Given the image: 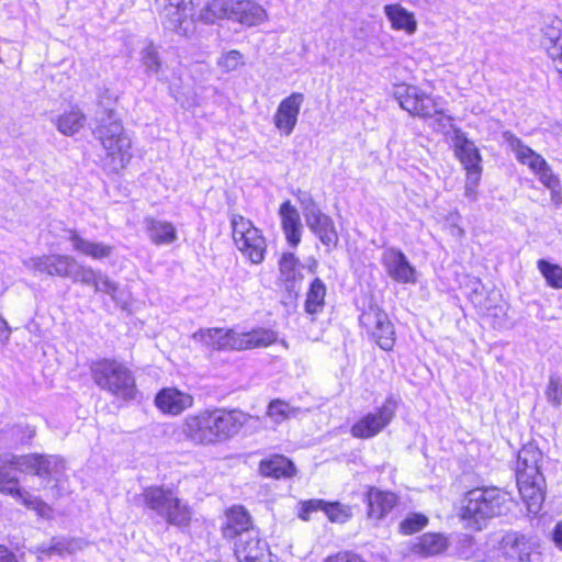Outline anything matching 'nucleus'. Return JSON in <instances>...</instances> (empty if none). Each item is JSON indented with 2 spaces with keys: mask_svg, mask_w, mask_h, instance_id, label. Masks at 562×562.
Returning a JSON list of instances; mask_svg holds the SVG:
<instances>
[{
  "mask_svg": "<svg viewBox=\"0 0 562 562\" xmlns=\"http://www.w3.org/2000/svg\"><path fill=\"white\" fill-rule=\"evenodd\" d=\"M454 150L467 170L468 178L471 179L473 183L480 181L482 173L481 155L475 144L464 135L459 134L454 138Z\"/></svg>",
  "mask_w": 562,
  "mask_h": 562,
  "instance_id": "obj_20",
  "label": "nucleus"
},
{
  "mask_svg": "<svg viewBox=\"0 0 562 562\" xmlns=\"http://www.w3.org/2000/svg\"><path fill=\"white\" fill-rule=\"evenodd\" d=\"M360 324L367 328L372 339L383 350H392L395 344L394 326L386 313L372 305L360 316Z\"/></svg>",
  "mask_w": 562,
  "mask_h": 562,
  "instance_id": "obj_11",
  "label": "nucleus"
},
{
  "mask_svg": "<svg viewBox=\"0 0 562 562\" xmlns=\"http://www.w3.org/2000/svg\"><path fill=\"white\" fill-rule=\"evenodd\" d=\"M512 496L497 487L469 491L462 501L460 517L468 528L481 530L486 520L510 510Z\"/></svg>",
  "mask_w": 562,
  "mask_h": 562,
  "instance_id": "obj_2",
  "label": "nucleus"
},
{
  "mask_svg": "<svg viewBox=\"0 0 562 562\" xmlns=\"http://www.w3.org/2000/svg\"><path fill=\"white\" fill-rule=\"evenodd\" d=\"M519 493L530 513L537 514L542 506L546 494V479L543 475L530 476L526 473L517 476Z\"/></svg>",
  "mask_w": 562,
  "mask_h": 562,
  "instance_id": "obj_18",
  "label": "nucleus"
},
{
  "mask_svg": "<svg viewBox=\"0 0 562 562\" xmlns=\"http://www.w3.org/2000/svg\"><path fill=\"white\" fill-rule=\"evenodd\" d=\"M279 213L286 240L291 246L296 247L301 241L302 232V224L297 210L290 203V201H285L281 204Z\"/></svg>",
  "mask_w": 562,
  "mask_h": 562,
  "instance_id": "obj_26",
  "label": "nucleus"
},
{
  "mask_svg": "<svg viewBox=\"0 0 562 562\" xmlns=\"http://www.w3.org/2000/svg\"><path fill=\"white\" fill-rule=\"evenodd\" d=\"M93 382L113 396L130 401L136 395V382L130 368L114 359H102L91 364Z\"/></svg>",
  "mask_w": 562,
  "mask_h": 562,
  "instance_id": "obj_4",
  "label": "nucleus"
},
{
  "mask_svg": "<svg viewBox=\"0 0 562 562\" xmlns=\"http://www.w3.org/2000/svg\"><path fill=\"white\" fill-rule=\"evenodd\" d=\"M0 562H18L15 555L5 547L0 546Z\"/></svg>",
  "mask_w": 562,
  "mask_h": 562,
  "instance_id": "obj_59",
  "label": "nucleus"
},
{
  "mask_svg": "<svg viewBox=\"0 0 562 562\" xmlns=\"http://www.w3.org/2000/svg\"><path fill=\"white\" fill-rule=\"evenodd\" d=\"M428 524V518L423 514H412L400 524L403 535H413L420 531Z\"/></svg>",
  "mask_w": 562,
  "mask_h": 562,
  "instance_id": "obj_45",
  "label": "nucleus"
},
{
  "mask_svg": "<svg viewBox=\"0 0 562 562\" xmlns=\"http://www.w3.org/2000/svg\"><path fill=\"white\" fill-rule=\"evenodd\" d=\"M235 554L239 562H251L270 554L268 544L260 539L258 531L243 533L235 544Z\"/></svg>",
  "mask_w": 562,
  "mask_h": 562,
  "instance_id": "obj_21",
  "label": "nucleus"
},
{
  "mask_svg": "<svg viewBox=\"0 0 562 562\" xmlns=\"http://www.w3.org/2000/svg\"><path fill=\"white\" fill-rule=\"evenodd\" d=\"M8 459H9V454H1L0 456V476L2 475V473L4 472V470L7 468H10Z\"/></svg>",
  "mask_w": 562,
  "mask_h": 562,
  "instance_id": "obj_62",
  "label": "nucleus"
},
{
  "mask_svg": "<svg viewBox=\"0 0 562 562\" xmlns=\"http://www.w3.org/2000/svg\"><path fill=\"white\" fill-rule=\"evenodd\" d=\"M448 548V540L441 533H424L412 547V551L422 557H431L443 552Z\"/></svg>",
  "mask_w": 562,
  "mask_h": 562,
  "instance_id": "obj_32",
  "label": "nucleus"
},
{
  "mask_svg": "<svg viewBox=\"0 0 562 562\" xmlns=\"http://www.w3.org/2000/svg\"><path fill=\"white\" fill-rule=\"evenodd\" d=\"M233 239L238 250L255 265L261 263L267 250L266 239L251 221L233 215L231 218Z\"/></svg>",
  "mask_w": 562,
  "mask_h": 562,
  "instance_id": "obj_7",
  "label": "nucleus"
},
{
  "mask_svg": "<svg viewBox=\"0 0 562 562\" xmlns=\"http://www.w3.org/2000/svg\"><path fill=\"white\" fill-rule=\"evenodd\" d=\"M497 552L492 554V559L501 560L502 558L513 561H527L531 554V546L526 537L517 532H507L499 536L494 535L488 543Z\"/></svg>",
  "mask_w": 562,
  "mask_h": 562,
  "instance_id": "obj_12",
  "label": "nucleus"
},
{
  "mask_svg": "<svg viewBox=\"0 0 562 562\" xmlns=\"http://www.w3.org/2000/svg\"><path fill=\"white\" fill-rule=\"evenodd\" d=\"M241 0H212L196 15V22L214 23L218 19H228L239 23Z\"/></svg>",
  "mask_w": 562,
  "mask_h": 562,
  "instance_id": "obj_16",
  "label": "nucleus"
},
{
  "mask_svg": "<svg viewBox=\"0 0 562 562\" xmlns=\"http://www.w3.org/2000/svg\"><path fill=\"white\" fill-rule=\"evenodd\" d=\"M382 263L390 278L400 283H415L416 270L405 254L396 248H389L382 255Z\"/></svg>",
  "mask_w": 562,
  "mask_h": 562,
  "instance_id": "obj_15",
  "label": "nucleus"
},
{
  "mask_svg": "<svg viewBox=\"0 0 562 562\" xmlns=\"http://www.w3.org/2000/svg\"><path fill=\"white\" fill-rule=\"evenodd\" d=\"M546 397L554 407H560L562 405V383L558 376L551 375L549 378V383L546 389Z\"/></svg>",
  "mask_w": 562,
  "mask_h": 562,
  "instance_id": "obj_48",
  "label": "nucleus"
},
{
  "mask_svg": "<svg viewBox=\"0 0 562 562\" xmlns=\"http://www.w3.org/2000/svg\"><path fill=\"white\" fill-rule=\"evenodd\" d=\"M541 46L552 60L555 70L562 75V20L551 19L542 27Z\"/></svg>",
  "mask_w": 562,
  "mask_h": 562,
  "instance_id": "obj_19",
  "label": "nucleus"
},
{
  "mask_svg": "<svg viewBox=\"0 0 562 562\" xmlns=\"http://www.w3.org/2000/svg\"><path fill=\"white\" fill-rule=\"evenodd\" d=\"M503 137L510 149L514 151L516 159L522 164L528 166V168L536 173L541 168L542 164H546L547 160L529 146L522 143L520 138L515 136L510 132H505Z\"/></svg>",
  "mask_w": 562,
  "mask_h": 562,
  "instance_id": "obj_23",
  "label": "nucleus"
},
{
  "mask_svg": "<svg viewBox=\"0 0 562 562\" xmlns=\"http://www.w3.org/2000/svg\"><path fill=\"white\" fill-rule=\"evenodd\" d=\"M398 400L390 395L376 412L368 413L351 427L356 438L369 439L380 434L394 418Z\"/></svg>",
  "mask_w": 562,
  "mask_h": 562,
  "instance_id": "obj_10",
  "label": "nucleus"
},
{
  "mask_svg": "<svg viewBox=\"0 0 562 562\" xmlns=\"http://www.w3.org/2000/svg\"><path fill=\"white\" fill-rule=\"evenodd\" d=\"M394 98L403 110L414 116L429 119L442 113L437 99L414 85L397 86Z\"/></svg>",
  "mask_w": 562,
  "mask_h": 562,
  "instance_id": "obj_8",
  "label": "nucleus"
},
{
  "mask_svg": "<svg viewBox=\"0 0 562 562\" xmlns=\"http://www.w3.org/2000/svg\"><path fill=\"white\" fill-rule=\"evenodd\" d=\"M12 329L7 321L0 316V341L4 345L10 340Z\"/></svg>",
  "mask_w": 562,
  "mask_h": 562,
  "instance_id": "obj_56",
  "label": "nucleus"
},
{
  "mask_svg": "<svg viewBox=\"0 0 562 562\" xmlns=\"http://www.w3.org/2000/svg\"><path fill=\"white\" fill-rule=\"evenodd\" d=\"M95 292H103L112 296L115 300V293L119 285L111 281L105 274L99 272L95 283L93 284Z\"/></svg>",
  "mask_w": 562,
  "mask_h": 562,
  "instance_id": "obj_50",
  "label": "nucleus"
},
{
  "mask_svg": "<svg viewBox=\"0 0 562 562\" xmlns=\"http://www.w3.org/2000/svg\"><path fill=\"white\" fill-rule=\"evenodd\" d=\"M164 29L189 37L195 31L193 0H155Z\"/></svg>",
  "mask_w": 562,
  "mask_h": 562,
  "instance_id": "obj_6",
  "label": "nucleus"
},
{
  "mask_svg": "<svg viewBox=\"0 0 562 562\" xmlns=\"http://www.w3.org/2000/svg\"><path fill=\"white\" fill-rule=\"evenodd\" d=\"M450 234L454 237L462 238L464 235V229L457 224H451Z\"/></svg>",
  "mask_w": 562,
  "mask_h": 562,
  "instance_id": "obj_61",
  "label": "nucleus"
},
{
  "mask_svg": "<svg viewBox=\"0 0 562 562\" xmlns=\"http://www.w3.org/2000/svg\"><path fill=\"white\" fill-rule=\"evenodd\" d=\"M140 59L147 72L158 74L161 67L158 48L150 42L140 52Z\"/></svg>",
  "mask_w": 562,
  "mask_h": 562,
  "instance_id": "obj_43",
  "label": "nucleus"
},
{
  "mask_svg": "<svg viewBox=\"0 0 562 562\" xmlns=\"http://www.w3.org/2000/svg\"><path fill=\"white\" fill-rule=\"evenodd\" d=\"M100 271L92 269L89 266L81 265L75 259V266L71 268L69 278L75 282H80L86 285L93 286Z\"/></svg>",
  "mask_w": 562,
  "mask_h": 562,
  "instance_id": "obj_42",
  "label": "nucleus"
},
{
  "mask_svg": "<svg viewBox=\"0 0 562 562\" xmlns=\"http://www.w3.org/2000/svg\"><path fill=\"white\" fill-rule=\"evenodd\" d=\"M94 135L105 150L104 166L110 172H119L130 164L133 156L132 140L120 121L101 122Z\"/></svg>",
  "mask_w": 562,
  "mask_h": 562,
  "instance_id": "obj_5",
  "label": "nucleus"
},
{
  "mask_svg": "<svg viewBox=\"0 0 562 562\" xmlns=\"http://www.w3.org/2000/svg\"><path fill=\"white\" fill-rule=\"evenodd\" d=\"M254 417L239 409L209 408L184 417L180 440L194 446L210 447L235 438Z\"/></svg>",
  "mask_w": 562,
  "mask_h": 562,
  "instance_id": "obj_1",
  "label": "nucleus"
},
{
  "mask_svg": "<svg viewBox=\"0 0 562 562\" xmlns=\"http://www.w3.org/2000/svg\"><path fill=\"white\" fill-rule=\"evenodd\" d=\"M300 412L299 407H293L284 401L273 400L268 405L267 416L273 423L281 424L289 418L297 417Z\"/></svg>",
  "mask_w": 562,
  "mask_h": 562,
  "instance_id": "obj_38",
  "label": "nucleus"
},
{
  "mask_svg": "<svg viewBox=\"0 0 562 562\" xmlns=\"http://www.w3.org/2000/svg\"><path fill=\"white\" fill-rule=\"evenodd\" d=\"M305 223L307 227L319 238V240L330 247L335 246L338 241L337 232L330 216L322 211L307 215Z\"/></svg>",
  "mask_w": 562,
  "mask_h": 562,
  "instance_id": "obj_24",
  "label": "nucleus"
},
{
  "mask_svg": "<svg viewBox=\"0 0 562 562\" xmlns=\"http://www.w3.org/2000/svg\"><path fill=\"white\" fill-rule=\"evenodd\" d=\"M297 259L292 252L284 254L279 261L280 278L286 283H293L297 276Z\"/></svg>",
  "mask_w": 562,
  "mask_h": 562,
  "instance_id": "obj_41",
  "label": "nucleus"
},
{
  "mask_svg": "<svg viewBox=\"0 0 562 562\" xmlns=\"http://www.w3.org/2000/svg\"><path fill=\"white\" fill-rule=\"evenodd\" d=\"M52 492H53V496L54 497H59L60 496L59 490H58L56 484L52 486Z\"/></svg>",
  "mask_w": 562,
  "mask_h": 562,
  "instance_id": "obj_63",
  "label": "nucleus"
},
{
  "mask_svg": "<svg viewBox=\"0 0 562 562\" xmlns=\"http://www.w3.org/2000/svg\"><path fill=\"white\" fill-rule=\"evenodd\" d=\"M67 554H74L85 550L89 543L82 538H67Z\"/></svg>",
  "mask_w": 562,
  "mask_h": 562,
  "instance_id": "obj_55",
  "label": "nucleus"
},
{
  "mask_svg": "<svg viewBox=\"0 0 562 562\" xmlns=\"http://www.w3.org/2000/svg\"><path fill=\"white\" fill-rule=\"evenodd\" d=\"M554 543L562 550V521L558 522L553 535Z\"/></svg>",
  "mask_w": 562,
  "mask_h": 562,
  "instance_id": "obj_60",
  "label": "nucleus"
},
{
  "mask_svg": "<svg viewBox=\"0 0 562 562\" xmlns=\"http://www.w3.org/2000/svg\"><path fill=\"white\" fill-rule=\"evenodd\" d=\"M369 515L376 519L384 517L397 503L394 493L371 490L368 495Z\"/></svg>",
  "mask_w": 562,
  "mask_h": 562,
  "instance_id": "obj_33",
  "label": "nucleus"
},
{
  "mask_svg": "<svg viewBox=\"0 0 562 562\" xmlns=\"http://www.w3.org/2000/svg\"><path fill=\"white\" fill-rule=\"evenodd\" d=\"M169 508L165 517L166 522L177 527L189 526L192 518V509L187 502L175 494Z\"/></svg>",
  "mask_w": 562,
  "mask_h": 562,
  "instance_id": "obj_35",
  "label": "nucleus"
},
{
  "mask_svg": "<svg viewBox=\"0 0 562 562\" xmlns=\"http://www.w3.org/2000/svg\"><path fill=\"white\" fill-rule=\"evenodd\" d=\"M479 182L480 181H476L475 183H473V181L467 177L464 195L467 198L471 199L472 201L476 200V187H477Z\"/></svg>",
  "mask_w": 562,
  "mask_h": 562,
  "instance_id": "obj_57",
  "label": "nucleus"
},
{
  "mask_svg": "<svg viewBox=\"0 0 562 562\" xmlns=\"http://www.w3.org/2000/svg\"><path fill=\"white\" fill-rule=\"evenodd\" d=\"M323 512L331 522L344 524L351 517L350 509L340 503L324 502Z\"/></svg>",
  "mask_w": 562,
  "mask_h": 562,
  "instance_id": "obj_44",
  "label": "nucleus"
},
{
  "mask_svg": "<svg viewBox=\"0 0 562 562\" xmlns=\"http://www.w3.org/2000/svg\"><path fill=\"white\" fill-rule=\"evenodd\" d=\"M20 503L30 510H34L41 518L50 519L53 518V508L40 497L24 491L18 498Z\"/></svg>",
  "mask_w": 562,
  "mask_h": 562,
  "instance_id": "obj_39",
  "label": "nucleus"
},
{
  "mask_svg": "<svg viewBox=\"0 0 562 562\" xmlns=\"http://www.w3.org/2000/svg\"><path fill=\"white\" fill-rule=\"evenodd\" d=\"M304 100L302 92H292L279 103L273 115V124L282 135L290 136L294 131Z\"/></svg>",
  "mask_w": 562,
  "mask_h": 562,
  "instance_id": "obj_14",
  "label": "nucleus"
},
{
  "mask_svg": "<svg viewBox=\"0 0 562 562\" xmlns=\"http://www.w3.org/2000/svg\"><path fill=\"white\" fill-rule=\"evenodd\" d=\"M259 471L263 476L273 479L292 477L296 473L293 462L280 454L262 460L259 464Z\"/></svg>",
  "mask_w": 562,
  "mask_h": 562,
  "instance_id": "obj_30",
  "label": "nucleus"
},
{
  "mask_svg": "<svg viewBox=\"0 0 562 562\" xmlns=\"http://www.w3.org/2000/svg\"><path fill=\"white\" fill-rule=\"evenodd\" d=\"M194 403L190 393L180 391L177 387H164L155 397L156 407L164 414L179 416Z\"/></svg>",
  "mask_w": 562,
  "mask_h": 562,
  "instance_id": "obj_17",
  "label": "nucleus"
},
{
  "mask_svg": "<svg viewBox=\"0 0 562 562\" xmlns=\"http://www.w3.org/2000/svg\"><path fill=\"white\" fill-rule=\"evenodd\" d=\"M243 64V55L235 49L223 54L217 60L218 67L225 72L234 71Z\"/></svg>",
  "mask_w": 562,
  "mask_h": 562,
  "instance_id": "obj_47",
  "label": "nucleus"
},
{
  "mask_svg": "<svg viewBox=\"0 0 562 562\" xmlns=\"http://www.w3.org/2000/svg\"><path fill=\"white\" fill-rule=\"evenodd\" d=\"M537 267L546 279L548 285L554 289H562V267L551 263L544 259L537 262Z\"/></svg>",
  "mask_w": 562,
  "mask_h": 562,
  "instance_id": "obj_40",
  "label": "nucleus"
},
{
  "mask_svg": "<svg viewBox=\"0 0 562 562\" xmlns=\"http://www.w3.org/2000/svg\"><path fill=\"white\" fill-rule=\"evenodd\" d=\"M326 286L324 282L316 278L310 285L305 300L306 313L314 315L323 311L325 305Z\"/></svg>",
  "mask_w": 562,
  "mask_h": 562,
  "instance_id": "obj_36",
  "label": "nucleus"
},
{
  "mask_svg": "<svg viewBox=\"0 0 562 562\" xmlns=\"http://www.w3.org/2000/svg\"><path fill=\"white\" fill-rule=\"evenodd\" d=\"M453 216L458 220L460 217V214L456 212Z\"/></svg>",
  "mask_w": 562,
  "mask_h": 562,
  "instance_id": "obj_64",
  "label": "nucleus"
},
{
  "mask_svg": "<svg viewBox=\"0 0 562 562\" xmlns=\"http://www.w3.org/2000/svg\"><path fill=\"white\" fill-rule=\"evenodd\" d=\"M542 452L533 443L525 445L518 452L516 476L526 473L530 476L543 475L540 471Z\"/></svg>",
  "mask_w": 562,
  "mask_h": 562,
  "instance_id": "obj_27",
  "label": "nucleus"
},
{
  "mask_svg": "<svg viewBox=\"0 0 562 562\" xmlns=\"http://www.w3.org/2000/svg\"><path fill=\"white\" fill-rule=\"evenodd\" d=\"M68 240L72 249L79 255L90 257L94 260L106 259L112 256L114 247L101 241H92L83 238L75 229L68 231Z\"/></svg>",
  "mask_w": 562,
  "mask_h": 562,
  "instance_id": "obj_22",
  "label": "nucleus"
},
{
  "mask_svg": "<svg viewBox=\"0 0 562 562\" xmlns=\"http://www.w3.org/2000/svg\"><path fill=\"white\" fill-rule=\"evenodd\" d=\"M56 128L66 136L78 133L86 124V115L79 108H71L54 120Z\"/></svg>",
  "mask_w": 562,
  "mask_h": 562,
  "instance_id": "obj_34",
  "label": "nucleus"
},
{
  "mask_svg": "<svg viewBox=\"0 0 562 562\" xmlns=\"http://www.w3.org/2000/svg\"><path fill=\"white\" fill-rule=\"evenodd\" d=\"M323 562H367L362 557L352 551H340L327 557Z\"/></svg>",
  "mask_w": 562,
  "mask_h": 562,
  "instance_id": "obj_54",
  "label": "nucleus"
},
{
  "mask_svg": "<svg viewBox=\"0 0 562 562\" xmlns=\"http://www.w3.org/2000/svg\"><path fill=\"white\" fill-rule=\"evenodd\" d=\"M67 538L53 539L50 546H41L40 551L45 554H67Z\"/></svg>",
  "mask_w": 562,
  "mask_h": 562,
  "instance_id": "obj_53",
  "label": "nucleus"
},
{
  "mask_svg": "<svg viewBox=\"0 0 562 562\" xmlns=\"http://www.w3.org/2000/svg\"><path fill=\"white\" fill-rule=\"evenodd\" d=\"M25 490L20 487L19 480L11 476L5 470L0 476V493L18 499Z\"/></svg>",
  "mask_w": 562,
  "mask_h": 562,
  "instance_id": "obj_46",
  "label": "nucleus"
},
{
  "mask_svg": "<svg viewBox=\"0 0 562 562\" xmlns=\"http://www.w3.org/2000/svg\"><path fill=\"white\" fill-rule=\"evenodd\" d=\"M297 199L303 212L304 218L307 217V215L314 214L321 209L317 206L316 202L314 201L313 196L308 192L299 191Z\"/></svg>",
  "mask_w": 562,
  "mask_h": 562,
  "instance_id": "obj_52",
  "label": "nucleus"
},
{
  "mask_svg": "<svg viewBox=\"0 0 562 562\" xmlns=\"http://www.w3.org/2000/svg\"><path fill=\"white\" fill-rule=\"evenodd\" d=\"M239 23L246 26L262 24L268 20L266 9L254 0H241Z\"/></svg>",
  "mask_w": 562,
  "mask_h": 562,
  "instance_id": "obj_37",
  "label": "nucleus"
},
{
  "mask_svg": "<svg viewBox=\"0 0 562 562\" xmlns=\"http://www.w3.org/2000/svg\"><path fill=\"white\" fill-rule=\"evenodd\" d=\"M384 13L391 22L392 29L404 31L408 35H413L417 31V21L413 12H409L401 4H386Z\"/></svg>",
  "mask_w": 562,
  "mask_h": 562,
  "instance_id": "obj_29",
  "label": "nucleus"
},
{
  "mask_svg": "<svg viewBox=\"0 0 562 562\" xmlns=\"http://www.w3.org/2000/svg\"><path fill=\"white\" fill-rule=\"evenodd\" d=\"M145 225L148 237L155 245H167L177 239L176 227L170 222L146 217Z\"/></svg>",
  "mask_w": 562,
  "mask_h": 562,
  "instance_id": "obj_31",
  "label": "nucleus"
},
{
  "mask_svg": "<svg viewBox=\"0 0 562 562\" xmlns=\"http://www.w3.org/2000/svg\"><path fill=\"white\" fill-rule=\"evenodd\" d=\"M75 259L69 255L53 254L31 257L25 259L23 265L34 273L69 278L71 268L75 266Z\"/></svg>",
  "mask_w": 562,
  "mask_h": 562,
  "instance_id": "obj_13",
  "label": "nucleus"
},
{
  "mask_svg": "<svg viewBox=\"0 0 562 562\" xmlns=\"http://www.w3.org/2000/svg\"><path fill=\"white\" fill-rule=\"evenodd\" d=\"M10 468L21 473L37 475L44 480H53L64 470V460L57 456L29 453L22 456L9 454Z\"/></svg>",
  "mask_w": 562,
  "mask_h": 562,
  "instance_id": "obj_9",
  "label": "nucleus"
},
{
  "mask_svg": "<svg viewBox=\"0 0 562 562\" xmlns=\"http://www.w3.org/2000/svg\"><path fill=\"white\" fill-rule=\"evenodd\" d=\"M550 190V193H551V201L557 205H561L562 204V189H561V182L558 183L557 186H552L550 188H548Z\"/></svg>",
  "mask_w": 562,
  "mask_h": 562,
  "instance_id": "obj_58",
  "label": "nucleus"
},
{
  "mask_svg": "<svg viewBox=\"0 0 562 562\" xmlns=\"http://www.w3.org/2000/svg\"><path fill=\"white\" fill-rule=\"evenodd\" d=\"M535 175L546 188H550L552 186L554 187L561 182L559 176L553 172L548 162L542 164L539 171H537Z\"/></svg>",
  "mask_w": 562,
  "mask_h": 562,
  "instance_id": "obj_49",
  "label": "nucleus"
},
{
  "mask_svg": "<svg viewBox=\"0 0 562 562\" xmlns=\"http://www.w3.org/2000/svg\"><path fill=\"white\" fill-rule=\"evenodd\" d=\"M324 502L325 501H323V499H308V501L302 502L301 507H300L299 517L304 521L310 520L312 513L318 512V510L323 512Z\"/></svg>",
  "mask_w": 562,
  "mask_h": 562,
  "instance_id": "obj_51",
  "label": "nucleus"
},
{
  "mask_svg": "<svg viewBox=\"0 0 562 562\" xmlns=\"http://www.w3.org/2000/svg\"><path fill=\"white\" fill-rule=\"evenodd\" d=\"M175 494L172 490L164 486H149L144 490L142 496L145 506L165 520Z\"/></svg>",
  "mask_w": 562,
  "mask_h": 562,
  "instance_id": "obj_25",
  "label": "nucleus"
},
{
  "mask_svg": "<svg viewBox=\"0 0 562 562\" xmlns=\"http://www.w3.org/2000/svg\"><path fill=\"white\" fill-rule=\"evenodd\" d=\"M251 520L249 514L241 506L232 507L226 514V525L223 533L226 538H235L246 532L256 531L250 528Z\"/></svg>",
  "mask_w": 562,
  "mask_h": 562,
  "instance_id": "obj_28",
  "label": "nucleus"
},
{
  "mask_svg": "<svg viewBox=\"0 0 562 562\" xmlns=\"http://www.w3.org/2000/svg\"><path fill=\"white\" fill-rule=\"evenodd\" d=\"M277 334L266 328L239 333L234 328H205L192 334V339L211 350H248L263 348L277 341Z\"/></svg>",
  "mask_w": 562,
  "mask_h": 562,
  "instance_id": "obj_3",
  "label": "nucleus"
}]
</instances>
